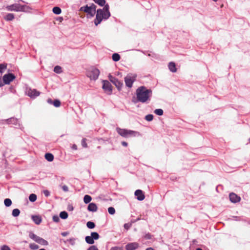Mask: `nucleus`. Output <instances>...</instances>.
<instances>
[{"instance_id": "20", "label": "nucleus", "mask_w": 250, "mask_h": 250, "mask_svg": "<svg viewBox=\"0 0 250 250\" xmlns=\"http://www.w3.org/2000/svg\"><path fill=\"white\" fill-rule=\"evenodd\" d=\"M45 158L49 162H52L54 160V156L52 154L47 153L45 154Z\"/></svg>"}, {"instance_id": "7", "label": "nucleus", "mask_w": 250, "mask_h": 250, "mask_svg": "<svg viewBox=\"0 0 250 250\" xmlns=\"http://www.w3.org/2000/svg\"><path fill=\"white\" fill-rule=\"evenodd\" d=\"M26 94L32 99H35L40 95V92L35 89L27 87L26 89Z\"/></svg>"}, {"instance_id": "26", "label": "nucleus", "mask_w": 250, "mask_h": 250, "mask_svg": "<svg viewBox=\"0 0 250 250\" xmlns=\"http://www.w3.org/2000/svg\"><path fill=\"white\" fill-rule=\"evenodd\" d=\"M90 235L94 240H98L100 238L99 234L96 232H92Z\"/></svg>"}, {"instance_id": "45", "label": "nucleus", "mask_w": 250, "mask_h": 250, "mask_svg": "<svg viewBox=\"0 0 250 250\" xmlns=\"http://www.w3.org/2000/svg\"><path fill=\"white\" fill-rule=\"evenodd\" d=\"M87 250H99L96 246L93 245L89 247Z\"/></svg>"}, {"instance_id": "33", "label": "nucleus", "mask_w": 250, "mask_h": 250, "mask_svg": "<svg viewBox=\"0 0 250 250\" xmlns=\"http://www.w3.org/2000/svg\"><path fill=\"white\" fill-rule=\"evenodd\" d=\"M29 200L32 202H35L37 200V196L35 194H31L29 196Z\"/></svg>"}, {"instance_id": "55", "label": "nucleus", "mask_w": 250, "mask_h": 250, "mask_svg": "<svg viewBox=\"0 0 250 250\" xmlns=\"http://www.w3.org/2000/svg\"><path fill=\"white\" fill-rule=\"evenodd\" d=\"M47 102L48 103H50V104H53V102H52V101L51 99H48L47 100Z\"/></svg>"}, {"instance_id": "10", "label": "nucleus", "mask_w": 250, "mask_h": 250, "mask_svg": "<svg viewBox=\"0 0 250 250\" xmlns=\"http://www.w3.org/2000/svg\"><path fill=\"white\" fill-rule=\"evenodd\" d=\"M15 76L12 73H8L3 76V81L5 84H9L11 82L15 79Z\"/></svg>"}, {"instance_id": "35", "label": "nucleus", "mask_w": 250, "mask_h": 250, "mask_svg": "<svg viewBox=\"0 0 250 250\" xmlns=\"http://www.w3.org/2000/svg\"><path fill=\"white\" fill-rule=\"evenodd\" d=\"M29 248L31 250H36L39 249V247L38 245L35 243H31L29 245Z\"/></svg>"}, {"instance_id": "4", "label": "nucleus", "mask_w": 250, "mask_h": 250, "mask_svg": "<svg viewBox=\"0 0 250 250\" xmlns=\"http://www.w3.org/2000/svg\"><path fill=\"white\" fill-rule=\"evenodd\" d=\"M28 7L26 5H21L20 4L15 3L6 6V9L12 11H25L27 10Z\"/></svg>"}, {"instance_id": "21", "label": "nucleus", "mask_w": 250, "mask_h": 250, "mask_svg": "<svg viewBox=\"0 0 250 250\" xmlns=\"http://www.w3.org/2000/svg\"><path fill=\"white\" fill-rule=\"evenodd\" d=\"M85 242L88 244H93L94 243V240L92 237L90 236H87L85 238Z\"/></svg>"}, {"instance_id": "12", "label": "nucleus", "mask_w": 250, "mask_h": 250, "mask_svg": "<svg viewBox=\"0 0 250 250\" xmlns=\"http://www.w3.org/2000/svg\"><path fill=\"white\" fill-rule=\"evenodd\" d=\"M80 10L86 13L88 15H90V17H93L96 13V12L92 10L87 5L81 7Z\"/></svg>"}, {"instance_id": "60", "label": "nucleus", "mask_w": 250, "mask_h": 250, "mask_svg": "<svg viewBox=\"0 0 250 250\" xmlns=\"http://www.w3.org/2000/svg\"><path fill=\"white\" fill-rule=\"evenodd\" d=\"M214 1H217L218 0H212Z\"/></svg>"}, {"instance_id": "24", "label": "nucleus", "mask_w": 250, "mask_h": 250, "mask_svg": "<svg viewBox=\"0 0 250 250\" xmlns=\"http://www.w3.org/2000/svg\"><path fill=\"white\" fill-rule=\"evenodd\" d=\"M14 19V15L13 14L9 13L5 17V19L7 21H10Z\"/></svg>"}, {"instance_id": "37", "label": "nucleus", "mask_w": 250, "mask_h": 250, "mask_svg": "<svg viewBox=\"0 0 250 250\" xmlns=\"http://www.w3.org/2000/svg\"><path fill=\"white\" fill-rule=\"evenodd\" d=\"M53 104L54 106L58 107L61 105V102L59 100H55L53 102Z\"/></svg>"}, {"instance_id": "44", "label": "nucleus", "mask_w": 250, "mask_h": 250, "mask_svg": "<svg viewBox=\"0 0 250 250\" xmlns=\"http://www.w3.org/2000/svg\"><path fill=\"white\" fill-rule=\"evenodd\" d=\"M53 220L55 222H58L60 221V218L58 216L54 215L53 216Z\"/></svg>"}, {"instance_id": "15", "label": "nucleus", "mask_w": 250, "mask_h": 250, "mask_svg": "<svg viewBox=\"0 0 250 250\" xmlns=\"http://www.w3.org/2000/svg\"><path fill=\"white\" fill-rule=\"evenodd\" d=\"M135 195L137 197V199L139 201L143 200L145 198V195L144 194L142 190L140 189H137L135 191Z\"/></svg>"}, {"instance_id": "62", "label": "nucleus", "mask_w": 250, "mask_h": 250, "mask_svg": "<svg viewBox=\"0 0 250 250\" xmlns=\"http://www.w3.org/2000/svg\"><path fill=\"white\" fill-rule=\"evenodd\" d=\"M249 143H250V138H249Z\"/></svg>"}, {"instance_id": "46", "label": "nucleus", "mask_w": 250, "mask_h": 250, "mask_svg": "<svg viewBox=\"0 0 250 250\" xmlns=\"http://www.w3.org/2000/svg\"><path fill=\"white\" fill-rule=\"evenodd\" d=\"M151 237H152V236H151V235L149 233H148L146 234L144 236V238L146 239H151Z\"/></svg>"}, {"instance_id": "6", "label": "nucleus", "mask_w": 250, "mask_h": 250, "mask_svg": "<svg viewBox=\"0 0 250 250\" xmlns=\"http://www.w3.org/2000/svg\"><path fill=\"white\" fill-rule=\"evenodd\" d=\"M100 71L98 69L94 67L90 68L87 72V76L90 80H96L99 76Z\"/></svg>"}, {"instance_id": "41", "label": "nucleus", "mask_w": 250, "mask_h": 250, "mask_svg": "<svg viewBox=\"0 0 250 250\" xmlns=\"http://www.w3.org/2000/svg\"><path fill=\"white\" fill-rule=\"evenodd\" d=\"M86 139L85 138H83L82 140V145L83 147H87V145L86 143Z\"/></svg>"}, {"instance_id": "32", "label": "nucleus", "mask_w": 250, "mask_h": 250, "mask_svg": "<svg viewBox=\"0 0 250 250\" xmlns=\"http://www.w3.org/2000/svg\"><path fill=\"white\" fill-rule=\"evenodd\" d=\"M4 205L7 207H10L12 204V201L10 199L6 198L4 201Z\"/></svg>"}, {"instance_id": "59", "label": "nucleus", "mask_w": 250, "mask_h": 250, "mask_svg": "<svg viewBox=\"0 0 250 250\" xmlns=\"http://www.w3.org/2000/svg\"><path fill=\"white\" fill-rule=\"evenodd\" d=\"M39 250H45L44 249H40Z\"/></svg>"}, {"instance_id": "40", "label": "nucleus", "mask_w": 250, "mask_h": 250, "mask_svg": "<svg viewBox=\"0 0 250 250\" xmlns=\"http://www.w3.org/2000/svg\"><path fill=\"white\" fill-rule=\"evenodd\" d=\"M67 241L72 246L75 244V239L74 238H69V239H67Z\"/></svg>"}, {"instance_id": "50", "label": "nucleus", "mask_w": 250, "mask_h": 250, "mask_svg": "<svg viewBox=\"0 0 250 250\" xmlns=\"http://www.w3.org/2000/svg\"><path fill=\"white\" fill-rule=\"evenodd\" d=\"M130 227V224H125L124 225V228L126 229H128Z\"/></svg>"}, {"instance_id": "51", "label": "nucleus", "mask_w": 250, "mask_h": 250, "mask_svg": "<svg viewBox=\"0 0 250 250\" xmlns=\"http://www.w3.org/2000/svg\"><path fill=\"white\" fill-rule=\"evenodd\" d=\"M69 234V232H67V231H65V232H62L61 233V235L62 236H67L68 234Z\"/></svg>"}, {"instance_id": "53", "label": "nucleus", "mask_w": 250, "mask_h": 250, "mask_svg": "<svg viewBox=\"0 0 250 250\" xmlns=\"http://www.w3.org/2000/svg\"><path fill=\"white\" fill-rule=\"evenodd\" d=\"M121 144L124 146H127L128 145V144L126 142H124V141L122 142Z\"/></svg>"}, {"instance_id": "2", "label": "nucleus", "mask_w": 250, "mask_h": 250, "mask_svg": "<svg viewBox=\"0 0 250 250\" xmlns=\"http://www.w3.org/2000/svg\"><path fill=\"white\" fill-rule=\"evenodd\" d=\"M152 90L150 89H147L144 86H141L136 89V98L138 102L145 103L148 100H150V98L152 95Z\"/></svg>"}, {"instance_id": "56", "label": "nucleus", "mask_w": 250, "mask_h": 250, "mask_svg": "<svg viewBox=\"0 0 250 250\" xmlns=\"http://www.w3.org/2000/svg\"><path fill=\"white\" fill-rule=\"evenodd\" d=\"M72 148L73 149L76 150L77 149V146L76 145H73V146H72Z\"/></svg>"}, {"instance_id": "27", "label": "nucleus", "mask_w": 250, "mask_h": 250, "mask_svg": "<svg viewBox=\"0 0 250 250\" xmlns=\"http://www.w3.org/2000/svg\"><path fill=\"white\" fill-rule=\"evenodd\" d=\"M54 71L57 74H60L62 72V68L61 66L56 65L54 68Z\"/></svg>"}, {"instance_id": "61", "label": "nucleus", "mask_w": 250, "mask_h": 250, "mask_svg": "<svg viewBox=\"0 0 250 250\" xmlns=\"http://www.w3.org/2000/svg\"><path fill=\"white\" fill-rule=\"evenodd\" d=\"M140 219L139 218H138V219H137V220H139Z\"/></svg>"}, {"instance_id": "43", "label": "nucleus", "mask_w": 250, "mask_h": 250, "mask_svg": "<svg viewBox=\"0 0 250 250\" xmlns=\"http://www.w3.org/2000/svg\"><path fill=\"white\" fill-rule=\"evenodd\" d=\"M0 250H11L10 247L7 245H3L0 248Z\"/></svg>"}, {"instance_id": "16", "label": "nucleus", "mask_w": 250, "mask_h": 250, "mask_svg": "<svg viewBox=\"0 0 250 250\" xmlns=\"http://www.w3.org/2000/svg\"><path fill=\"white\" fill-rule=\"evenodd\" d=\"M97 209H98L97 206L96 205V204H95V203H90L88 206L87 209L89 211L95 212L97 210Z\"/></svg>"}, {"instance_id": "14", "label": "nucleus", "mask_w": 250, "mask_h": 250, "mask_svg": "<svg viewBox=\"0 0 250 250\" xmlns=\"http://www.w3.org/2000/svg\"><path fill=\"white\" fill-rule=\"evenodd\" d=\"M139 247V244L136 242L130 243L125 246L126 250H135Z\"/></svg>"}, {"instance_id": "54", "label": "nucleus", "mask_w": 250, "mask_h": 250, "mask_svg": "<svg viewBox=\"0 0 250 250\" xmlns=\"http://www.w3.org/2000/svg\"><path fill=\"white\" fill-rule=\"evenodd\" d=\"M68 210L69 211H72L73 210V207L72 206H69L68 207Z\"/></svg>"}, {"instance_id": "34", "label": "nucleus", "mask_w": 250, "mask_h": 250, "mask_svg": "<svg viewBox=\"0 0 250 250\" xmlns=\"http://www.w3.org/2000/svg\"><path fill=\"white\" fill-rule=\"evenodd\" d=\"M86 226L88 228L92 229L95 228V225L93 222L88 221L86 223Z\"/></svg>"}, {"instance_id": "28", "label": "nucleus", "mask_w": 250, "mask_h": 250, "mask_svg": "<svg viewBox=\"0 0 250 250\" xmlns=\"http://www.w3.org/2000/svg\"><path fill=\"white\" fill-rule=\"evenodd\" d=\"M20 210L18 208L14 209L12 210V215L14 217H17L20 215Z\"/></svg>"}, {"instance_id": "9", "label": "nucleus", "mask_w": 250, "mask_h": 250, "mask_svg": "<svg viewBox=\"0 0 250 250\" xmlns=\"http://www.w3.org/2000/svg\"><path fill=\"white\" fill-rule=\"evenodd\" d=\"M108 78L110 81L115 85V86L117 88V89L119 90H120L123 85V83L120 82L117 78L111 76V75H109Z\"/></svg>"}, {"instance_id": "17", "label": "nucleus", "mask_w": 250, "mask_h": 250, "mask_svg": "<svg viewBox=\"0 0 250 250\" xmlns=\"http://www.w3.org/2000/svg\"><path fill=\"white\" fill-rule=\"evenodd\" d=\"M32 219L34 222L37 225L40 224L42 222V218L39 215H32Z\"/></svg>"}, {"instance_id": "18", "label": "nucleus", "mask_w": 250, "mask_h": 250, "mask_svg": "<svg viewBox=\"0 0 250 250\" xmlns=\"http://www.w3.org/2000/svg\"><path fill=\"white\" fill-rule=\"evenodd\" d=\"M29 237L35 241L36 242L38 243L40 237L37 236L35 234H34L33 232L30 231L29 233Z\"/></svg>"}, {"instance_id": "39", "label": "nucleus", "mask_w": 250, "mask_h": 250, "mask_svg": "<svg viewBox=\"0 0 250 250\" xmlns=\"http://www.w3.org/2000/svg\"><path fill=\"white\" fill-rule=\"evenodd\" d=\"M108 213L110 214H114L115 213V209L113 207H109L108 208Z\"/></svg>"}, {"instance_id": "48", "label": "nucleus", "mask_w": 250, "mask_h": 250, "mask_svg": "<svg viewBox=\"0 0 250 250\" xmlns=\"http://www.w3.org/2000/svg\"><path fill=\"white\" fill-rule=\"evenodd\" d=\"M62 189L65 192H67L68 191V188L66 185H64V186H62Z\"/></svg>"}, {"instance_id": "52", "label": "nucleus", "mask_w": 250, "mask_h": 250, "mask_svg": "<svg viewBox=\"0 0 250 250\" xmlns=\"http://www.w3.org/2000/svg\"><path fill=\"white\" fill-rule=\"evenodd\" d=\"M4 84H5L3 83V81H2L1 78L0 77V87H2Z\"/></svg>"}, {"instance_id": "36", "label": "nucleus", "mask_w": 250, "mask_h": 250, "mask_svg": "<svg viewBox=\"0 0 250 250\" xmlns=\"http://www.w3.org/2000/svg\"><path fill=\"white\" fill-rule=\"evenodd\" d=\"M154 112L156 114H157L158 115H159V116L163 115V113H164L163 110L162 109H160V108L155 109L154 110Z\"/></svg>"}, {"instance_id": "57", "label": "nucleus", "mask_w": 250, "mask_h": 250, "mask_svg": "<svg viewBox=\"0 0 250 250\" xmlns=\"http://www.w3.org/2000/svg\"><path fill=\"white\" fill-rule=\"evenodd\" d=\"M146 250H154L152 248H147Z\"/></svg>"}, {"instance_id": "58", "label": "nucleus", "mask_w": 250, "mask_h": 250, "mask_svg": "<svg viewBox=\"0 0 250 250\" xmlns=\"http://www.w3.org/2000/svg\"><path fill=\"white\" fill-rule=\"evenodd\" d=\"M196 250H203L201 248H197Z\"/></svg>"}, {"instance_id": "1", "label": "nucleus", "mask_w": 250, "mask_h": 250, "mask_svg": "<svg viewBox=\"0 0 250 250\" xmlns=\"http://www.w3.org/2000/svg\"><path fill=\"white\" fill-rule=\"evenodd\" d=\"M96 3L101 6H104L103 9H98L97 10L96 18L94 20V23L97 26L103 20H107L110 17V13L109 12V6L108 4H106L105 0H93Z\"/></svg>"}, {"instance_id": "13", "label": "nucleus", "mask_w": 250, "mask_h": 250, "mask_svg": "<svg viewBox=\"0 0 250 250\" xmlns=\"http://www.w3.org/2000/svg\"><path fill=\"white\" fill-rule=\"evenodd\" d=\"M230 201L232 203H236L240 201V197L234 193H230L229 195Z\"/></svg>"}, {"instance_id": "8", "label": "nucleus", "mask_w": 250, "mask_h": 250, "mask_svg": "<svg viewBox=\"0 0 250 250\" xmlns=\"http://www.w3.org/2000/svg\"><path fill=\"white\" fill-rule=\"evenodd\" d=\"M103 88L104 90V92L110 95L112 92V85L111 83L106 80L103 81Z\"/></svg>"}, {"instance_id": "5", "label": "nucleus", "mask_w": 250, "mask_h": 250, "mask_svg": "<svg viewBox=\"0 0 250 250\" xmlns=\"http://www.w3.org/2000/svg\"><path fill=\"white\" fill-rule=\"evenodd\" d=\"M136 74H128L125 78V82L126 86L129 88L132 87L133 83L136 81Z\"/></svg>"}, {"instance_id": "47", "label": "nucleus", "mask_w": 250, "mask_h": 250, "mask_svg": "<svg viewBox=\"0 0 250 250\" xmlns=\"http://www.w3.org/2000/svg\"><path fill=\"white\" fill-rule=\"evenodd\" d=\"M91 9H92V10H93V11H94L95 12L97 11H96V7L97 6L93 3L91 4V5L90 6H89Z\"/></svg>"}, {"instance_id": "49", "label": "nucleus", "mask_w": 250, "mask_h": 250, "mask_svg": "<svg viewBox=\"0 0 250 250\" xmlns=\"http://www.w3.org/2000/svg\"><path fill=\"white\" fill-rule=\"evenodd\" d=\"M43 193L44 195L46 197H48L50 195V192L47 190H44Z\"/></svg>"}, {"instance_id": "31", "label": "nucleus", "mask_w": 250, "mask_h": 250, "mask_svg": "<svg viewBox=\"0 0 250 250\" xmlns=\"http://www.w3.org/2000/svg\"><path fill=\"white\" fill-rule=\"evenodd\" d=\"M7 68L6 63H0V73H2Z\"/></svg>"}, {"instance_id": "3", "label": "nucleus", "mask_w": 250, "mask_h": 250, "mask_svg": "<svg viewBox=\"0 0 250 250\" xmlns=\"http://www.w3.org/2000/svg\"><path fill=\"white\" fill-rule=\"evenodd\" d=\"M116 130L119 134L125 138L135 137L140 135V133L136 131L122 129L119 127H117Z\"/></svg>"}, {"instance_id": "29", "label": "nucleus", "mask_w": 250, "mask_h": 250, "mask_svg": "<svg viewBox=\"0 0 250 250\" xmlns=\"http://www.w3.org/2000/svg\"><path fill=\"white\" fill-rule=\"evenodd\" d=\"M112 60L115 62H117L120 59V56L117 53H114L112 56Z\"/></svg>"}, {"instance_id": "30", "label": "nucleus", "mask_w": 250, "mask_h": 250, "mask_svg": "<svg viewBox=\"0 0 250 250\" xmlns=\"http://www.w3.org/2000/svg\"><path fill=\"white\" fill-rule=\"evenodd\" d=\"M60 217L62 219H65L68 217V213L65 211H62L60 213Z\"/></svg>"}, {"instance_id": "11", "label": "nucleus", "mask_w": 250, "mask_h": 250, "mask_svg": "<svg viewBox=\"0 0 250 250\" xmlns=\"http://www.w3.org/2000/svg\"><path fill=\"white\" fill-rule=\"evenodd\" d=\"M5 121L8 124H12L15 125L17 127H19L21 129L22 127L21 126V125L20 124L19 121L17 118L12 117L6 120Z\"/></svg>"}, {"instance_id": "42", "label": "nucleus", "mask_w": 250, "mask_h": 250, "mask_svg": "<svg viewBox=\"0 0 250 250\" xmlns=\"http://www.w3.org/2000/svg\"><path fill=\"white\" fill-rule=\"evenodd\" d=\"M110 250H124L123 248L122 247H112Z\"/></svg>"}, {"instance_id": "23", "label": "nucleus", "mask_w": 250, "mask_h": 250, "mask_svg": "<svg viewBox=\"0 0 250 250\" xmlns=\"http://www.w3.org/2000/svg\"><path fill=\"white\" fill-rule=\"evenodd\" d=\"M52 11L54 14H57V15H59V14H61V12H62L61 9L59 7H57V6L54 7L53 8Z\"/></svg>"}, {"instance_id": "25", "label": "nucleus", "mask_w": 250, "mask_h": 250, "mask_svg": "<svg viewBox=\"0 0 250 250\" xmlns=\"http://www.w3.org/2000/svg\"><path fill=\"white\" fill-rule=\"evenodd\" d=\"M92 200V198L88 195H85L83 198V201L85 204L89 203Z\"/></svg>"}, {"instance_id": "38", "label": "nucleus", "mask_w": 250, "mask_h": 250, "mask_svg": "<svg viewBox=\"0 0 250 250\" xmlns=\"http://www.w3.org/2000/svg\"><path fill=\"white\" fill-rule=\"evenodd\" d=\"M153 119V116L152 114H148L145 116V119L147 121H151Z\"/></svg>"}, {"instance_id": "22", "label": "nucleus", "mask_w": 250, "mask_h": 250, "mask_svg": "<svg viewBox=\"0 0 250 250\" xmlns=\"http://www.w3.org/2000/svg\"><path fill=\"white\" fill-rule=\"evenodd\" d=\"M38 243L42 245H43V246H47L48 245V242L45 240V239L40 237L38 242Z\"/></svg>"}, {"instance_id": "19", "label": "nucleus", "mask_w": 250, "mask_h": 250, "mask_svg": "<svg viewBox=\"0 0 250 250\" xmlns=\"http://www.w3.org/2000/svg\"><path fill=\"white\" fill-rule=\"evenodd\" d=\"M168 68L172 72H175L177 70L175 64L173 62H170L169 63Z\"/></svg>"}]
</instances>
